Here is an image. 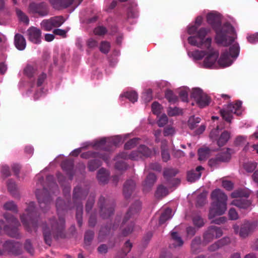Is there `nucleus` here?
Instances as JSON below:
<instances>
[{"label":"nucleus","instance_id":"1","mask_svg":"<svg viewBox=\"0 0 258 258\" xmlns=\"http://www.w3.org/2000/svg\"><path fill=\"white\" fill-rule=\"evenodd\" d=\"M207 23L211 26L215 32L214 38L216 44L224 46H228L234 41L233 38L228 41V35L234 31V27L228 22L222 24L221 17L216 12H211L206 15Z\"/></svg>","mask_w":258,"mask_h":258},{"label":"nucleus","instance_id":"2","mask_svg":"<svg viewBox=\"0 0 258 258\" xmlns=\"http://www.w3.org/2000/svg\"><path fill=\"white\" fill-rule=\"evenodd\" d=\"M203 18L202 16H197L194 25H189L187 27V33L191 35L187 38L188 43L194 46L201 48L203 45L210 50L212 49V39L211 37L206 38L210 32V28L199 27L202 24Z\"/></svg>","mask_w":258,"mask_h":258},{"label":"nucleus","instance_id":"3","mask_svg":"<svg viewBox=\"0 0 258 258\" xmlns=\"http://www.w3.org/2000/svg\"><path fill=\"white\" fill-rule=\"evenodd\" d=\"M211 197L212 202L208 215L209 219L223 215L227 210V196L222 190L215 189L212 191Z\"/></svg>","mask_w":258,"mask_h":258},{"label":"nucleus","instance_id":"4","mask_svg":"<svg viewBox=\"0 0 258 258\" xmlns=\"http://www.w3.org/2000/svg\"><path fill=\"white\" fill-rule=\"evenodd\" d=\"M27 215L23 214L20 216L21 222L25 230L30 233L36 232L38 228L39 217L37 216L35 204L34 202L29 203L26 209Z\"/></svg>","mask_w":258,"mask_h":258},{"label":"nucleus","instance_id":"5","mask_svg":"<svg viewBox=\"0 0 258 258\" xmlns=\"http://www.w3.org/2000/svg\"><path fill=\"white\" fill-rule=\"evenodd\" d=\"M142 209V202L139 200L135 201L130 207L126 212L122 222V225L127 224L126 227L121 231V235L126 237L131 234L134 230L135 227V222L134 221H128L133 217V216L138 214Z\"/></svg>","mask_w":258,"mask_h":258},{"label":"nucleus","instance_id":"6","mask_svg":"<svg viewBox=\"0 0 258 258\" xmlns=\"http://www.w3.org/2000/svg\"><path fill=\"white\" fill-rule=\"evenodd\" d=\"M250 191L246 188H241L234 190L231 195V198L234 199L231 204L239 209H247L251 205V201L248 200Z\"/></svg>","mask_w":258,"mask_h":258},{"label":"nucleus","instance_id":"7","mask_svg":"<svg viewBox=\"0 0 258 258\" xmlns=\"http://www.w3.org/2000/svg\"><path fill=\"white\" fill-rule=\"evenodd\" d=\"M4 217L8 223L13 225L12 226L5 225L4 226V230L10 237L20 239L21 234L19 231V227L20 226V223L18 219L9 213H5Z\"/></svg>","mask_w":258,"mask_h":258},{"label":"nucleus","instance_id":"8","mask_svg":"<svg viewBox=\"0 0 258 258\" xmlns=\"http://www.w3.org/2000/svg\"><path fill=\"white\" fill-rule=\"evenodd\" d=\"M49 222L55 239H64L67 237L66 220L63 216H59L58 219H56L55 217L50 218Z\"/></svg>","mask_w":258,"mask_h":258},{"label":"nucleus","instance_id":"9","mask_svg":"<svg viewBox=\"0 0 258 258\" xmlns=\"http://www.w3.org/2000/svg\"><path fill=\"white\" fill-rule=\"evenodd\" d=\"M190 97L194 99L197 106L200 108L208 106L212 101L211 97L198 87L192 88Z\"/></svg>","mask_w":258,"mask_h":258},{"label":"nucleus","instance_id":"10","mask_svg":"<svg viewBox=\"0 0 258 258\" xmlns=\"http://www.w3.org/2000/svg\"><path fill=\"white\" fill-rule=\"evenodd\" d=\"M98 206L101 217L103 219H110L114 214L115 204L107 202L106 199L101 196L98 200Z\"/></svg>","mask_w":258,"mask_h":258},{"label":"nucleus","instance_id":"11","mask_svg":"<svg viewBox=\"0 0 258 258\" xmlns=\"http://www.w3.org/2000/svg\"><path fill=\"white\" fill-rule=\"evenodd\" d=\"M231 150L229 148H227L225 151L221 150L215 157L208 160V166L211 168H216L222 163L229 162L231 159Z\"/></svg>","mask_w":258,"mask_h":258},{"label":"nucleus","instance_id":"12","mask_svg":"<svg viewBox=\"0 0 258 258\" xmlns=\"http://www.w3.org/2000/svg\"><path fill=\"white\" fill-rule=\"evenodd\" d=\"M28 9L29 13L36 18L45 17L49 13V6L45 2H31L29 5Z\"/></svg>","mask_w":258,"mask_h":258},{"label":"nucleus","instance_id":"13","mask_svg":"<svg viewBox=\"0 0 258 258\" xmlns=\"http://www.w3.org/2000/svg\"><path fill=\"white\" fill-rule=\"evenodd\" d=\"M64 22L65 19L62 16H54L43 20L40 23V27L45 31H50L54 28L61 26Z\"/></svg>","mask_w":258,"mask_h":258},{"label":"nucleus","instance_id":"14","mask_svg":"<svg viewBox=\"0 0 258 258\" xmlns=\"http://www.w3.org/2000/svg\"><path fill=\"white\" fill-rule=\"evenodd\" d=\"M222 235L223 231L220 227L211 225L209 226L204 233L203 236V240L205 243H208L213 241L214 239L220 238Z\"/></svg>","mask_w":258,"mask_h":258},{"label":"nucleus","instance_id":"15","mask_svg":"<svg viewBox=\"0 0 258 258\" xmlns=\"http://www.w3.org/2000/svg\"><path fill=\"white\" fill-rule=\"evenodd\" d=\"M4 249L9 253L15 256H18L22 253V243L13 240H7L3 245Z\"/></svg>","mask_w":258,"mask_h":258},{"label":"nucleus","instance_id":"16","mask_svg":"<svg viewBox=\"0 0 258 258\" xmlns=\"http://www.w3.org/2000/svg\"><path fill=\"white\" fill-rule=\"evenodd\" d=\"M60 167L70 180H72L76 175L74 160L67 158L62 160L60 164Z\"/></svg>","mask_w":258,"mask_h":258},{"label":"nucleus","instance_id":"17","mask_svg":"<svg viewBox=\"0 0 258 258\" xmlns=\"http://www.w3.org/2000/svg\"><path fill=\"white\" fill-rule=\"evenodd\" d=\"M255 224L253 222L248 221H245L239 228L238 225H235L233 226L234 232L236 234L239 233V236L242 238H246L252 233L255 228Z\"/></svg>","mask_w":258,"mask_h":258},{"label":"nucleus","instance_id":"18","mask_svg":"<svg viewBox=\"0 0 258 258\" xmlns=\"http://www.w3.org/2000/svg\"><path fill=\"white\" fill-rule=\"evenodd\" d=\"M35 195L40 206H41L42 204H44L45 207H48L52 201L51 196L46 188L36 189Z\"/></svg>","mask_w":258,"mask_h":258},{"label":"nucleus","instance_id":"19","mask_svg":"<svg viewBox=\"0 0 258 258\" xmlns=\"http://www.w3.org/2000/svg\"><path fill=\"white\" fill-rule=\"evenodd\" d=\"M28 39L31 42L39 44L41 42V31L39 28L31 26L27 31Z\"/></svg>","mask_w":258,"mask_h":258},{"label":"nucleus","instance_id":"20","mask_svg":"<svg viewBox=\"0 0 258 258\" xmlns=\"http://www.w3.org/2000/svg\"><path fill=\"white\" fill-rule=\"evenodd\" d=\"M81 158L84 159H89L90 158L100 157L105 163H108L110 159L109 154L107 153H100L94 151H88L82 153L80 155Z\"/></svg>","mask_w":258,"mask_h":258},{"label":"nucleus","instance_id":"21","mask_svg":"<svg viewBox=\"0 0 258 258\" xmlns=\"http://www.w3.org/2000/svg\"><path fill=\"white\" fill-rule=\"evenodd\" d=\"M208 50V49L207 48ZM208 50L209 53L205 58L203 61V65L207 69H214L215 63L219 56V53L217 51H214L213 48Z\"/></svg>","mask_w":258,"mask_h":258},{"label":"nucleus","instance_id":"22","mask_svg":"<svg viewBox=\"0 0 258 258\" xmlns=\"http://www.w3.org/2000/svg\"><path fill=\"white\" fill-rule=\"evenodd\" d=\"M49 2L55 9L62 10L71 7L75 0H49Z\"/></svg>","mask_w":258,"mask_h":258},{"label":"nucleus","instance_id":"23","mask_svg":"<svg viewBox=\"0 0 258 258\" xmlns=\"http://www.w3.org/2000/svg\"><path fill=\"white\" fill-rule=\"evenodd\" d=\"M136 186L134 180L130 179H127L124 183L122 189L123 195L126 200L130 199L135 190Z\"/></svg>","mask_w":258,"mask_h":258},{"label":"nucleus","instance_id":"24","mask_svg":"<svg viewBox=\"0 0 258 258\" xmlns=\"http://www.w3.org/2000/svg\"><path fill=\"white\" fill-rule=\"evenodd\" d=\"M230 56L228 54V50L223 52L220 58L218 60V64L219 68H225L230 66L233 62L234 59H232Z\"/></svg>","mask_w":258,"mask_h":258},{"label":"nucleus","instance_id":"25","mask_svg":"<svg viewBox=\"0 0 258 258\" xmlns=\"http://www.w3.org/2000/svg\"><path fill=\"white\" fill-rule=\"evenodd\" d=\"M107 143L106 138L105 137L102 138L99 140H96L94 141L92 144V147L96 150H101L103 151L106 152L105 153H107L110 154L109 152H110V150L108 146H105L106 144Z\"/></svg>","mask_w":258,"mask_h":258},{"label":"nucleus","instance_id":"26","mask_svg":"<svg viewBox=\"0 0 258 258\" xmlns=\"http://www.w3.org/2000/svg\"><path fill=\"white\" fill-rule=\"evenodd\" d=\"M139 16L138 5L135 2H130L126 10V18L127 19H135Z\"/></svg>","mask_w":258,"mask_h":258},{"label":"nucleus","instance_id":"27","mask_svg":"<svg viewBox=\"0 0 258 258\" xmlns=\"http://www.w3.org/2000/svg\"><path fill=\"white\" fill-rule=\"evenodd\" d=\"M102 161L103 160L100 157L93 158L89 160L87 164L88 171L94 172L99 169L102 165Z\"/></svg>","mask_w":258,"mask_h":258},{"label":"nucleus","instance_id":"28","mask_svg":"<svg viewBox=\"0 0 258 258\" xmlns=\"http://www.w3.org/2000/svg\"><path fill=\"white\" fill-rule=\"evenodd\" d=\"M14 44L19 50H23L26 46V41L24 37L20 33H16L14 36Z\"/></svg>","mask_w":258,"mask_h":258},{"label":"nucleus","instance_id":"29","mask_svg":"<svg viewBox=\"0 0 258 258\" xmlns=\"http://www.w3.org/2000/svg\"><path fill=\"white\" fill-rule=\"evenodd\" d=\"M170 234L171 240L173 241L171 244L172 247H181L183 245L184 241L177 232L172 230L170 231Z\"/></svg>","mask_w":258,"mask_h":258},{"label":"nucleus","instance_id":"30","mask_svg":"<svg viewBox=\"0 0 258 258\" xmlns=\"http://www.w3.org/2000/svg\"><path fill=\"white\" fill-rule=\"evenodd\" d=\"M242 101L236 100L234 102H230L227 106V109L231 110L234 114L239 116L242 114Z\"/></svg>","mask_w":258,"mask_h":258},{"label":"nucleus","instance_id":"31","mask_svg":"<svg viewBox=\"0 0 258 258\" xmlns=\"http://www.w3.org/2000/svg\"><path fill=\"white\" fill-rule=\"evenodd\" d=\"M97 178L100 183L106 184L109 181V173L105 168L102 167L97 171Z\"/></svg>","mask_w":258,"mask_h":258},{"label":"nucleus","instance_id":"32","mask_svg":"<svg viewBox=\"0 0 258 258\" xmlns=\"http://www.w3.org/2000/svg\"><path fill=\"white\" fill-rule=\"evenodd\" d=\"M43 235L45 243L50 246L52 243L51 232L46 223L43 224Z\"/></svg>","mask_w":258,"mask_h":258},{"label":"nucleus","instance_id":"33","mask_svg":"<svg viewBox=\"0 0 258 258\" xmlns=\"http://www.w3.org/2000/svg\"><path fill=\"white\" fill-rule=\"evenodd\" d=\"M230 138V134L227 131L223 132L217 142L218 146L220 147L224 146L229 141Z\"/></svg>","mask_w":258,"mask_h":258},{"label":"nucleus","instance_id":"34","mask_svg":"<svg viewBox=\"0 0 258 258\" xmlns=\"http://www.w3.org/2000/svg\"><path fill=\"white\" fill-rule=\"evenodd\" d=\"M228 54L233 59H235L239 55L240 47L238 43L235 42L229 47Z\"/></svg>","mask_w":258,"mask_h":258},{"label":"nucleus","instance_id":"35","mask_svg":"<svg viewBox=\"0 0 258 258\" xmlns=\"http://www.w3.org/2000/svg\"><path fill=\"white\" fill-rule=\"evenodd\" d=\"M165 98L168 102L175 104L178 101V97L174 93L173 91L170 89H167L164 92Z\"/></svg>","mask_w":258,"mask_h":258},{"label":"nucleus","instance_id":"36","mask_svg":"<svg viewBox=\"0 0 258 258\" xmlns=\"http://www.w3.org/2000/svg\"><path fill=\"white\" fill-rule=\"evenodd\" d=\"M202 243L201 238L200 236L195 237L191 242V249L193 253H197L200 251Z\"/></svg>","mask_w":258,"mask_h":258},{"label":"nucleus","instance_id":"37","mask_svg":"<svg viewBox=\"0 0 258 258\" xmlns=\"http://www.w3.org/2000/svg\"><path fill=\"white\" fill-rule=\"evenodd\" d=\"M120 97H125L133 103L137 102L138 99V93L134 90L126 91L121 94Z\"/></svg>","mask_w":258,"mask_h":258},{"label":"nucleus","instance_id":"38","mask_svg":"<svg viewBox=\"0 0 258 258\" xmlns=\"http://www.w3.org/2000/svg\"><path fill=\"white\" fill-rule=\"evenodd\" d=\"M83 207L82 203L81 202H79L77 206L76 218L79 227H81L83 225Z\"/></svg>","mask_w":258,"mask_h":258},{"label":"nucleus","instance_id":"39","mask_svg":"<svg viewBox=\"0 0 258 258\" xmlns=\"http://www.w3.org/2000/svg\"><path fill=\"white\" fill-rule=\"evenodd\" d=\"M172 217V210L170 208H166L161 214L159 218L160 224H164Z\"/></svg>","mask_w":258,"mask_h":258},{"label":"nucleus","instance_id":"40","mask_svg":"<svg viewBox=\"0 0 258 258\" xmlns=\"http://www.w3.org/2000/svg\"><path fill=\"white\" fill-rule=\"evenodd\" d=\"M7 186L9 192L13 196L17 195L18 192L17 185L12 179H9L7 181Z\"/></svg>","mask_w":258,"mask_h":258},{"label":"nucleus","instance_id":"41","mask_svg":"<svg viewBox=\"0 0 258 258\" xmlns=\"http://www.w3.org/2000/svg\"><path fill=\"white\" fill-rule=\"evenodd\" d=\"M118 223H114L112 225V227L111 226V225H105L104 227H102L101 228V229L100 230L99 234L102 235L103 236L107 235L109 234V233H110L111 229H112L113 231L116 230L118 227Z\"/></svg>","mask_w":258,"mask_h":258},{"label":"nucleus","instance_id":"42","mask_svg":"<svg viewBox=\"0 0 258 258\" xmlns=\"http://www.w3.org/2000/svg\"><path fill=\"white\" fill-rule=\"evenodd\" d=\"M220 114L222 118L228 123H231L233 119V112L231 110L227 109V110L221 109L220 110Z\"/></svg>","mask_w":258,"mask_h":258},{"label":"nucleus","instance_id":"43","mask_svg":"<svg viewBox=\"0 0 258 258\" xmlns=\"http://www.w3.org/2000/svg\"><path fill=\"white\" fill-rule=\"evenodd\" d=\"M138 151L139 152L140 155L142 157L146 158L149 157L152 155L151 149L145 145H140L138 147Z\"/></svg>","mask_w":258,"mask_h":258},{"label":"nucleus","instance_id":"44","mask_svg":"<svg viewBox=\"0 0 258 258\" xmlns=\"http://www.w3.org/2000/svg\"><path fill=\"white\" fill-rule=\"evenodd\" d=\"M140 140V138L137 137L130 139L124 145V150H128L134 148L137 146Z\"/></svg>","mask_w":258,"mask_h":258},{"label":"nucleus","instance_id":"45","mask_svg":"<svg viewBox=\"0 0 258 258\" xmlns=\"http://www.w3.org/2000/svg\"><path fill=\"white\" fill-rule=\"evenodd\" d=\"M133 246V243L131 242L130 240H127L125 242L120 251L118 253L124 255V256H126L131 251Z\"/></svg>","mask_w":258,"mask_h":258},{"label":"nucleus","instance_id":"46","mask_svg":"<svg viewBox=\"0 0 258 258\" xmlns=\"http://www.w3.org/2000/svg\"><path fill=\"white\" fill-rule=\"evenodd\" d=\"M82 191V188L80 186H76L74 188L73 194V200L74 203L80 201Z\"/></svg>","mask_w":258,"mask_h":258},{"label":"nucleus","instance_id":"47","mask_svg":"<svg viewBox=\"0 0 258 258\" xmlns=\"http://www.w3.org/2000/svg\"><path fill=\"white\" fill-rule=\"evenodd\" d=\"M111 48V45L109 42L104 40L101 41L99 46V50L104 54H107Z\"/></svg>","mask_w":258,"mask_h":258},{"label":"nucleus","instance_id":"48","mask_svg":"<svg viewBox=\"0 0 258 258\" xmlns=\"http://www.w3.org/2000/svg\"><path fill=\"white\" fill-rule=\"evenodd\" d=\"M4 209L7 211H11L16 213L18 211L17 205L12 201L5 203L4 205Z\"/></svg>","mask_w":258,"mask_h":258},{"label":"nucleus","instance_id":"49","mask_svg":"<svg viewBox=\"0 0 258 258\" xmlns=\"http://www.w3.org/2000/svg\"><path fill=\"white\" fill-rule=\"evenodd\" d=\"M168 114L169 116H175L182 115L183 114L182 109L177 107H169L167 110Z\"/></svg>","mask_w":258,"mask_h":258},{"label":"nucleus","instance_id":"50","mask_svg":"<svg viewBox=\"0 0 258 258\" xmlns=\"http://www.w3.org/2000/svg\"><path fill=\"white\" fill-rule=\"evenodd\" d=\"M157 176L153 173H149L145 179V184L149 187H151L156 181Z\"/></svg>","mask_w":258,"mask_h":258},{"label":"nucleus","instance_id":"51","mask_svg":"<svg viewBox=\"0 0 258 258\" xmlns=\"http://www.w3.org/2000/svg\"><path fill=\"white\" fill-rule=\"evenodd\" d=\"M93 33L96 36H104L107 34V29L104 26H98L94 28Z\"/></svg>","mask_w":258,"mask_h":258},{"label":"nucleus","instance_id":"52","mask_svg":"<svg viewBox=\"0 0 258 258\" xmlns=\"http://www.w3.org/2000/svg\"><path fill=\"white\" fill-rule=\"evenodd\" d=\"M94 232L92 230H87L84 235V243L86 245H90L93 239Z\"/></svg>","mask_w":258,"mask_h":258},{"label":"nucleus","instance_id":"53","mask_svg":"<svg viewBox=\"0 0 258 258\" xmlns=\"http://www.w3.org/2000/svg\"><path fill=\"white\" fill-rule=\"evenodd\" d=\"M186 87L181 88L178 92L179 96L181 101L184 102L188 101V94Z\"/></svg>","mask_w":258,"mask_h":258},{"label":"nucleus","instance_id":"54","mask_svg":"<svg viewBox=\"0 0 258 258\" xmlns=\"http://www.w3.org/2000/svg\"><path fill=\"white\" fill-rule=\"evenodd\" d=\"M161 105L157 101H154L151 105V110L153 114L159 115L161 113Z\"/></svg>","mask_w":258,"mask_h":258},{"label":"nucleus","instance_id":"55","mask_svg":"<svg viewBox=\"0 0 258 258\" xmlns=\"http://www.w3.org/2000/svg\"><path fill=\"white\" fill-rule=\"evenodd\" d=\"M35 74V70L31 65H27L24 69V74L28 79L32 78Z\"/></svg>","mask_w":258,"mask_h":258},{"label":"nucleus","instance_id":"56","mask_svg":"<svg viewBox=\"0 0 258 258\" xmlns=\"http://www.w3.org/2000/svg\"><path fill=\"white\" fill-rule=\"evenodd\" d=\"M55 206L57 213L58 214L60 211H63L66 210L65 203L63 200L57 198L56 200Z\"/></svg>","mask_w":258,"mask_h":258},{"label":"nucleus","instance_id":"57","mask_svg":"<svg viewBox=\"0 0 258 258\" xmlns=\"http://www.w3.org/2000/svg\"><path fill=\"white\" fill-rule=\"evenodd\" d=\"M1 174L2 176L4 178L10 176L11 172L10 167L7 165H2L1 168Z\"/></svg>","mask_w":258,"mask_h":258},{"label":"nucleus","instance_id":"58","mask_svg":"<svg viewBox=\"0 0 258 258\" xmlns=\"http://www.w3.org/2000/svg\"><path fill=\"white\" fill-rule=\"evenodd\" d=\"M192 222L194 225L198 228H201L205 224L203 219L199 215H196L192 218Z\"/></svg>","mask_w":258,"mask_h":258},{"label":"nucleus","instance_id":"59","mask_svg":"<svg viewBox=\"0 0 258 258\" xmlns=\"http://www.w3.org/2000/svg\"><path fill=\"white\" fill-rule=\"evenodd\" d=\"M143 98L146 103L150 102L153 99V90L148 88L143 93Z\"/></svg>","mask_w":258,"mask_h":258},{"label":"nucleus","instance_id":"60","mask_svg":"<svg viewBox=\"0 0 258 258\" xmlns=\"http://www.w3.org/2000/svg\"><path fill=\"white\" fill-rule=\"evenodd\" d=\"M207 54V52L205 50H196L192 52V56L196 60L202 59Z\"/></svg>","mask_w":258,"mask_h":258},{"label":"nucleus","instance_id":"61","mask_svg":"<svg viewBox=\"0 0 258 258\" xmlns=\"http://www.w3.org/2000/svg\"><path fill=\"white\" fill-rule=\"evenodd\" d=\"M24 248L27 252L31 254V255H33L34 249L30 239H27L26 240L24 243Z\"/></svg>","mask_w":258,"mask_h":258},{"label":"nucleus","instance_id":"62","mask_svg":"<svg viewBox=\"0 0 258 258\" xmlns=\"http://www.w3.org/2000/svg\"><path fill=\"white\" fill-rule=\"evenodd\" d=\"M11 168L16 177L19 178L20 177V173L22 169L21 165L18 163H14L12 165Z\"/></svg>","mask_w":258,"mask_h":258},{"label":"nucleus","instance_id":"63","mask_svg":"<svg viewBox=\"0 0 258 258\" xmlns=\"http://www.w3.org/2000/svg\"><path fill=\"white\" fill-rule=\"evenodd\" d=\"M17 14L21 21L26 24L29 23V18L23 11L20 10H18L17 11Z\"/></svg>","mask_w":258,"mask_h":258},{"label":"nucleus","instance_id":"64","mask_svg":"<svg viewBox=\"0 0 258 258\" xmlns=\"http://www.w3.org/2000/svg\"><path fill=\"white\" fill-rule=\"evenodd\" d=\"M201 175V173H200L198 175L193 171H188L187 173V178L188 181L190 182H194L196 179L200 178Z\"/></svg>","mask_w":258,"mask_h":258}]
</instances>
